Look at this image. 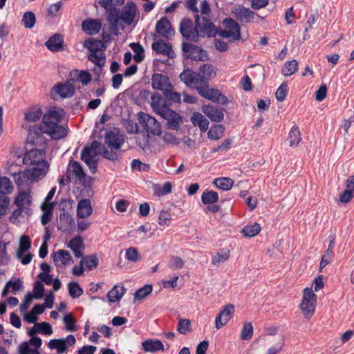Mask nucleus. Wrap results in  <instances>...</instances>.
<instances>
[{"instance_id":"nucleus-1","label":"nucleus","mask_w":354,"mask_h":354,"mask_svg":"<svg viewBox=\"0 0 354 354\" xmlns=\"http://www.w3.org/2000/svg\"><path fill=\"white\" fill-rule=\"evenodd\" d=\"M156 90L162 91V95L156 93V114L167 121V126L169 129H178L181 117L171 107L174 103L180 102V94L173 91L174 86L167 76L158 73H156Z\"/></svg>"},{"instance_id":"nucleus-2","label":"nucleus","mask_w":354,"mask_h":354,"mask_svg":"<svg viewBox=\"0 0 354 354\" xmlns=\"http://www.w3.org/2000/svg\"><path fill=\"white\" fill-rule=\"evenodd\" d=\"M194 19V26L187 17L183 18L179 24L180 33L187 41L197 42L199 37H213L217 35V28L209 19L195 15Z\"/></svg>"},{"instance_id":"nucleus-3","label":"nucleus","mask_w":354,"mask_h":354,"mask_svg":"<svg viewBox=\"0 0 354 354\" xmlns=\"http://www.w3.org/2000/svg\"><path fill=\"white\" fill-rule=\"evenodd\" d=\"M137 14V6L133 2H128L121 9L113 7L107 15L109 29L113 35H118L120 30H123L125 26L133 24Z\"/></svg>"},{"instance_id":"nucleus-4","label":"nucleus","mask_w":354,"mask_h":354,"mask_svg":"<svg viewBox=\"0 0 354 354\" xmlns=\"http://www.w3.org/2000/svg\"><path fill=\"white\" fill-rule=\"evenodd\" d=\"M64 114L62 109L52 107L42 117V124L46 129L48 135L53 140L63 138L67 135L66 129L59 125Z\"/></svg>"},{"instance_id":"nucleus-5","label":"nucleus","mask_w":354,"mask_h":354,"mask_svg":"<svg viewBox=\"0 0 354 354\" xmlns=\"http://www.w3.org/2000/svg\"><path fill=\"white\" fill-rule=\"evenodd\" d=\"M12 176L18 190L28 188L31 189L32 184L44 177V171L38 174L29 168L13 173Z\"/></svg>"},{"instance_id":"nucleus-6","label":"nucleus","mask_w":354,"mask_h":354,"mask_svg":"<svg viewBox=\"0 0 354 354\" xmlns=\"http://www.w3.org/2000/svg\"><path fill=\"white\" fill-rule=\"evenodd\" d=\"M44 158V153L41 150L32 149L25 153L23 162L26 165H32V167L30 169L38 174L44 171V176L48 170V165Z\"/></svg>"},{"instance_id":"nucleus-7","label":"nucleus","mask_w":354,"mask_h":354,"mask_svg":"<svg viewBox=\"0 0 354 354\" xmlns=\"http://www.w3.org/2000/svg\"><path fill=\"white\" fill-rule=\"evenodd\" d=\"M198 94L217 104L225 105L228 102V99L218 89L209 88V84L203 85L197 88Z\"/></svg>"},{"instance_id":"nucleus-8","label":"nucleus","mask_w":354,"mask_h":354,"mask_svg":"<svg viewBox=\"0 0 354 354\" xmlns=\"http://www.w3.org/2000/svg\"><path fill=\"white\" fill-rule=\"evenodd\" d=\"M225 30H221L218 34L223 38L232 37L234 40L241 39V28L239 24L232 18H226L223 22Z\"/></svg>"},{"instance_id":"nucleus-9","label":"nucleus","mask_w":354,"mask_h":354,"mask_svg":"<svg viewBox=\"0 0 354 354\" xmlns=\"http://www.w3.org/2000/svg\"><path fill=\"white\" fill-rule=\"evenodd\" d=\"M44 134H47L46 129L43 124L39 126H33L29 129L27 143L32 146H42L46 143V139Z\"/></svg>"},{"instance_id":"nucleus-10","label":"nucleus","mask_w":354,"mask_h":354,"mask_svg":"<svg viewBox=\"0 0 354 354\" xmlns=\"http://www.w3.org/2000/svg\"><path fill=\"white\" fill-rule=\"evenodd\" d=\"M76 342L73 335H68L66 338L53 339L48 342V346L50 349H55L57 354H62L74 346Z\"/></svg>"},{"instance_id":"nucleus-11","label":"nucleus","mask_w":354,"mask_h":354,"mask_svg":"<svg viewBox=\"0 0 354 354\" xmlns=\"http://www.w3.org/2000/svg\"><path fill=\"white\" fill-rule=\"evenodd\" d=\"M182 50L183 56L187 59L203 60L207 57L205 50L191 43L183 42Z\"/></svg>"},{"instance_id":"nucleus-12","label":"nucleus","mask_w":354,"mask_h":354,"mask_svg":"<svg viewBox=\"0 0 354 354\" xmlns=\"http://www.w3.org/2000/svg\"><path fill=\"white\" fill-rule=\"evenodd\" d=\"M138 124L147 133L148 139L155 135V118L148 113L140 112L137 117Z\"/></svg>"},{"instance_id":"nucleus-13","label":"nucleus","mask_w":354,"mask_h":354,"mask_svg":"<svg viewBox=\"0 0 354 354\" xmlns=\"http://www.w3.org/2000/svg\"><path fill=\"white\" fill-rule=\"evenodd\" d=\"M106 144L113 149H119L124 142L125 136L118 129L106 131L104 137Z\"/></svg>"},{"instance_id":"nucleus-14","label":"nucleus","mask_w":354,"mask_h":354,"mask_svg":"<svg viewBox=\"0 0 354 354\" xmlns=\"http://www.w3.org/2000/svg\"><path fill=\"white\" fill-rule=\"evenodd\" d=\"M179 77L189 87H194L197 90V88L202 86L201 82H199V75L191 69L184 70L180 74Z\"/></svg>"},{"instance_id":"nucleus-15","label":"nucleus","mask_w":354,"mask_h":354,"mask_svg":"<svg viewBox=\"0 0 354 354\" xmlns=\"http://www.w3.org/2000/svg\"><path fill=\"white\" fill-rule=\"evenodd\" d=\"M223 108L216 107L210 104H204L202 106L203 113L212 122H220L224 119Z\"/></svg>"},{"instance_id":"nucleus-16","label":"nucleus","mask_w":354,"mask_h":354,"mask_svg":"<svg viewBox=\"0 0 354 354\" xmlns=\"http://www.w3.org/2000/svg\"><path fill=\"white\" fill-rule=\"evenodd\" d=\"M31 189L28 188L18 190V193L15 198V204L17 207H26L32 209V196Z\"/></svg>"},{"instance_id":"nucleus-17","label":"nucleus","mask_w":354,"mask_h":354,"mask_svg":"<svg viewBox=\"0 0 354 354\" xmlns=\"http://www.w3.org/2000/svg\"><path fill=\"white\" fill-rule=\"evenodd\" d=\"M232 13L240 22L248 23L254 18V13L243 6H236L232 8Z\"/></svg>"},{"instance_id":"nucleus-18","label":"nucleus","mask_w":354,"mask_h":354,"mask_svg":"<svg viewBox=\"0 0 354 354\" xmlns=\"http://www.w3.org/2000/svg\"><path fill=\"white\" fill-rule=\"evenodd\" d=\"M156 32L167 39H171L175 35V31L172 28L170 21L165 17H162L156 23Z\"/></svg>"},{"instance_id":"nucleus-19","label":"nucleus","mask_w":354,"mask_h":354,"mask_svg":"<svg viewBox=\"0 0 354 354\" xmlns=\"http://www.w3.org/2000/svg\"><path fill=\"white\" fill-rule=\"evenodd\" d=\"M73 79H70L65 83H58L54 86L55 92L62 98L71 97L75 93V86L73 83Z\"/></svg>"},{"instance_id":"nucleus-20","label":"nucleus","mask_w":354,"mask_h":354,"mask_svg":"<svg viewBox=\"0 0 354 354\" xmlns=\"http://www.w3.org/2000/svg\"><path fill=\"white\" fill-rule=\"evenodd\" d=\"M216 71L214 67L209 64H204L201 66L198 69V74L200 77V82L201 85L209 84V82L216 75Z\"/></svg>"},{"instance_id":"nucleus-21","label":"nucleus","mask_w":354,"mask_h":354,"mask_svg":"<svg viewBox=\"0 0 354 354\" xmlns=\"http://www.w3.org/2000/svg\"><path fill=\"white\" fill-rule=\"evenodd\" d=\"M52 258L57 267L65 266L71 262L73 263L71 254L64 250H59L53 253Z\"/></svg>"},{"instance_id":"nucleus-22","label":"nucleus","mask_w":354,"mask_h":354,"mask_svg":"<svg viewBox=\"0 0 354 354\" xmlns=\"http://www.w3.org/2000/svg\"><path fill=\"white\" fill-rule=\"evenodd\" d=\"M102 24L98 19H88L82 23V30L89 35H95L100 32Z\"/></svg>"},{"instance_id":"nucleus-23","label":"nucleus","mask_w":354,"mask_h":354,"mask_svg":"<svg viewBox=\"0 0 354 354\" xmlns=\"http://www.w3.org/2000/svg\"><path fill=\"white\" fill-rule=\"evenodd\" d=\"M75 227V220L68 212L60 214L58 229L62 232H71Z\"/></svg>"},{"instance_id":"nucleus-24","label":"nucleus","mask_w":354,"mask_h":354,"mask_svg":"<svg viewBox=\"0 0 354 354\" xmlns=\"http://www.w3.org/2000/svg\"><path fill=\"white\" fill-rule=\"evenodd\" d=\"M93 208L89 199H81L77 207V216L80 218H86L91 215Z\"/></svg>"},{"instance_id":"nucleus-25","label":"nucleus","mask_w":354,"mask_h":354,"mask_svg":"<svg viewBox=\"0 0 354 354\" xmlns=\"http://www.w3.org/2000/svg\"><path fill=\"white\" fill-rule=\"evenodd\" d=\"M67 247L73 252L76 258H81L83 256L82 251L84 249L83 239L80 236H76L68 242Z\"/></svg>"},{"instance_id":"nucleus-26","label":"nucleus","mask_w":354,"mask_h":354,"mask_svg":"<svg viewBox=\"0 0 354 354\" xmlns=\"http://www.w3.org/2000/svg\"><path fill=\"white\" fill-rule=\"evenodd\" d=\"M156 54H162L169 59H173L176 57V53L172 49L171 44L162 39H156Z\"/></svg>"},{"instance_id":"nucleus-27","label":"nucleus","mask_w":354,"mask_h":354,"mask_svg":"<svg viewBox=\"0 0 354 354\" xmlns=\"http://www.w3.org/2000/svg\"><path fill=\"white\" fill-rule=\"evenodd\" d=\"M64 40L59 34H55L48 39L45 45L48 50L53 52H59L63 50Z\"/></svg>"},{"instance_id":"nucleus-28","label":"nucleus","mask_w":354,"mask_h":354,"mask_svg":"<svg viewBox=\"0 0 354 354\" xmlns=\"http://www.w3.org/2000/svg\"><path fill=\"white\" fill-rule=\"evenodd\" d=\"M191 121L194 126L198 127L202 132H205L209 127V122L205 116L198 112H194L191 116Z\"/></svg>"},{"instance_id":"nucleus-29","label":"nucleus","mask_w":354,"mask_h":354,"mask_svg":"<svg viewBox=\"0 0 354 354\" xmlns=\"http://www.w3.org/2000/svg\"><path fill=\"white\" fill-rule=\"evenodd\" d=\"M84 46L88 49L90 53L104 52L106 48L104 43L101 40H96L91 38L85 40Z\"/></svg>"},{"instance_id":"nucleus-30","label":"nucleus","mask_w":354,"mask_h":354,"mask_svg":"<svg viewBox=\"0 0 354 354\" xmlns=\"http://www.w3.org/2000/svg\"><path fill=\"white\" fill-rule=\"evenodd\" d=\"M43 113L39 106L30 107L24 113V120L27 122H36L42 117Z\"/></svg>"},{"instance_id":"nucleus-31","label":"nucleus","mask_w":354,"mask_h":354,"mask_svg":"<svg viewBox=\"0 0 354 354\" xmlns=\"http://www.w3.org/2000/svg\"><path fill=\"white\" fill-rule=\"evenodd\" d=\"M126 292V289L123 286H114L107 293V299L109 303L119 301Z\"/></svg>"},{"instance_id":"nucleus-32","label":"nucleus","mask_w":354,"mask_h":354,"mask_svg":"<svg viewBox=\"0 0 354 354\" xmlns=\"http://www.w3.org/2000/svg\"><path fill=\"white\" fill-rule=\"evenodd\" d=\"M17 207V209L12 212L9 218V220L12 223H19L21 218L24 217L25 216H30L32 214V209L21 207Z\"/></svg>"},{"instance_id":"nucleus-33","label":"nucleus","mask_w":354,"mask_h":354,"mask_svg":"<svg viewBox=\"0 0 354 354\" xmlns=\"http://www.w3.org/2000/svg\"><path fill=\"white\" fill-rule=\"evenodd\" d=\"M317 300L302 299L300 308L306 317H310L315 312Z\"/></svg>"},{"instance_id":"nucleus-34","label":"nucleus","mask_w":354,"mask_h":354,"mask_svg":"<svg viewBox=\"0 0 354 354\" xmlns=\"http://www.w3.org/2000/svg\"><path fill=\"white\" fill-rule=\"evenodd\" d=\"M219 200L218 194L212 190H205L201 195V201L205 205H211L217 203Z\"/></svg>"},{"instance_id":"nucleus-35","label":"nucleus","mask_w":354,"mask_h":354,"mask_svg":"<svg viewBox=\"0 0 354 354\" xmlns=\"http://www.w3.org/2000/svg\"><path fill=\"white\" fill-rule=\"evenodd\" d=\"M288 140L290 147L297 146L301 141V133L297 126H293L289 132Z\"/></svg>"},{"instance_id":"nucleus-36","label":"nucleus","mask_w":354,"mask_h":354,"mask_svg":"<svg viewBox=\"0 0 354 354\" xmlns=\"http://www.w3.org/2000/svg\"><path fill=\"white\" fill-rule=\"evenodd\" d=\"M225 127L222 124L213 125L207 133L208 138L210 140H217L223 137Z\"/></svg>"},{"instance_id":"nucleus-37","label":"nucleus","mask_w":354,"mask_h":354,"mask_svg":"<svg viewBox=\"0 0 354 354\" xmlns=\"http://www.w3.org/2000/svg\"><path fill=\"white\" fill-rule=\"evenodd\" d=\"M82 264H84V266L87 270H92L95 268L99 263L98 258L95 254H91L86 257H81Z\"/></svg>"},{"instance_id":"nucleus-38","label":"nucleus","mask_w":354,"mask_h":354,"mask_svg":"<svg viewBox=\"0 0 354 354\" xmlns=\"http://www.w3.org/2000/svg\"><path fill=\"white\" fill-rule=\"evenodd\" d=\"M153 291L152 284H146L143 287L139 288L134 293V302L144 299Z\"/></svg>"},{"instance_id":"nucleus-39","label":"nucleus","mask_w":354,"mask_h":354,"mask_svg":"<svg viewBox=\"0 0 354 354\" xmlns=\"http://www.w3.org/2000/svg\"><path fill=\"white\" fill-rule=\"evenodd\" d=\"M14 186L10 180L6 176L0 177V194L8 196L13 192Z\"/></svg>"},{"instance_id":"nucleus-40","label":"nucleus","mask_w":354,"mask_h":354,"mask_svg":"<svg viewBox=\"0 0 354 354\" xmlns=\"http://www.w3.org/2000/svg\"><path fill=\"white\" fill-rule=\"evenodd\" d=\"M81 159L87 165L92 174L96 172L97 159L91 157V154H88L86 151H82Z\"/></svg>"},{"instance_id":"nucleus-41","label":"nucleus","mask_w":354,"mask_h":354,"mask_svg":"<svg viewBox=\"0 0 354 354\" xmlns=\"http://www.w3.org/2000/svg\"><path fill=\"white\" fill-rule=\"evenodd\" d=\"M261 230L260 224L254 223L253 224L244 226L241 230V233L247 237H254L260 232Z\"/></svg>"},{"instance_id":"nucleus-42","label":"nucleus","mask_w":354,"mask_h":354,"mask_svg":"<svg viewBox=\"0 0 354 354\" xmlns=\"http://www.w3.org/2000/svg\"><path fill=\"white\" fill-rule=\"evenodd\" d=\"M69 171H71L80 180L85 177V173L82 165L77 161L69 162L68 172Z\"/></svg>"},{"instance_id":"nucleus-43","label":"nucleus","mask_w":354,"mask_h":354,"mask_svg":"<svg viewBox=\"0 0 354 354\" xmlns=\"http://www.w3.org/2000/svg\"><path fill=\"white\" fill-rule=\"evenodd\" d=\"M233 183V180L227 177L217 178L214 180V185L223 191L230 190L232 187Z\"/></svg>"},{"instance_id":"nucleus-44","label":"nucleus","mask_w":354,"mask_h":354,"mask_svg":"<svg viewBox=\"0 0 354 354\" xmlns=\"http://www.w3.org/2000/svg\"><path fill=\"white\" fill-rule=\"evenodd\" d=\"M31 247V241L28 236L23 235L19 239V248L17 250L16 256H20L22 253L28 252Z\"/></svg>"},{"instance_id":"nucleus-45","label":"nucleus","mask_w":354,"mask_h":354,"mask_svg":"<svg viewBox=\"0 0 354 354\" xmlns=\"http://www.w3.org/2000/svg\"><path fill=\"white\" fill-rule=\"evenodd\" d=\"M298 68V62L297 60L293 59L288 61L285 63L281 70V73L284 76H290L294 74Z\"/></svg>"},{"instance_id":"nucleus-46","label":"nucleus","mask_w":354,"mask_h":354,"mask_svg":"<svg viewBox=\"0 0 354 354\" xmlns=\"http://www.w3.org/2000/svg\"><path fill=\"white\" fill-rule=\"evenodd\" d=\"M129 46L134 53V60L138 63L141 62L145 58V50L143 47L138 43H131Z\"/></svg>"},{"instance_id":"nucleus-47","label":"nucleus","mask_w":354,"mask_h":354,"mask_svg":"<svg viewBox=\"0 0 354 354\" xmlns=\"http://www.w3.org/2000/svg\"><path fill=\"white\" fill-rule=\"evenodd\" d=\"M88 57V59L97 66L102 67L105 64L106 56L104 52L90 53Z\"/></svg>"},{"instance_id":"nucleus-48","label":"nucleus","mask_w":354,"mask_h":354,"mask_svg":"<svg viewBox=\"0 0 354 354\" xmlns=\"http://www.w3.org/2000/svg\"><path fill=\"white\" fill-rule=\"evenodd\" d=\"M21 21L25 28H33L36 23L35 14L31 11L26 12L22 17Z\"/></svg>"},{"instance_id":"nucleus-49","label":"nucleus","mask_w":354,"mask_h":354,"mask_svg":"<svg viewBox=\"0 0 354 354\" xmlns=\"http://www.w3.org/2000/svg\"><path fill=\"white\" fill-rule=\"evenodd\" d=\"M74 75L76 76V80L83 86L87 85L91 81V75L87 71H75Z\"/></svg>"},{"instance_id":"nucleus-50","label":"nucleus","mask_w":354,"mask_h":354,"mask_svg":"<svg viewBox=\"0 0 354 354\" xmlns=\"http://www.w3.org/2000/svg\"><path fill=\"white\" fill-rule=\"evenodd\" d=\"M230 255V250L227 249H222L219 250L217 254L212 258V263L214 265L219 264L220 263L225 262L228 259Z\"/></svg>"},{"instance_id":"nucleus-51","label":"nucleus","mask_w":354,"mask_h":354,"mask_svg":"<svg viewBox=\"0 0 354 354\" xmlns=\"http://www.w3.org/2000/svg\"><path fill=\"white\" fill-rule=\"evenodd\" d=\"M68 292L71 297L78 298L83 294V290L77 282H71L68 285Z\"/></svg>"},{"instance_id":"nucleus-52","label":"nucleus","mask_w":354,"mask_h":354,"mask_svg":"<svg viewBox=\"0 0 354 354\" xmlns=\"http://www.w3.org/2000/svg\"><path fill=\"white\" fill-rule=\"evenodd\" d=\"M95 146H97L98 147H100L101 149V156H102L103 157L110 160H115L117 159L118 158V155L115 152L113 151H109L106 147L105 146L102 144L101 142H95L94 144Z\"/></svg>"},{"instance_id":"nucleus-53","label":"nucleus","mask_w":354,"mask_h":354,"mask_svg":"<svg viewBox=\"0 0 354 354\" xmlns=\"http://www.w3.org/2000/svg\"><path fill=\"white\" fill-rule=\"evenodd\" d=\"M235 311L234 306L232 304H227L224 306L223 309L219 313L223 317L225 322H228L232 317V315Z\"/></svg>"},{"instance_id":"nucleus-54","label":"nucleus","mask_w":354,"mask_h":354,"mask_svg":"<svg viewBox=\"0 0 354 354\" xmlns=\"http://www.w3.org/2000/svg\"><path fill=\"white\" fill-rule=\"evenodd\" d=\"M178 331L183 335L191 330V323L187 319H180L178 324Z\"/></svg>"},{"instance_id":"nucleus-55","label":"nucleus","mask_w":354,"mask_h":354,"mask_svg":"<svg viewBox=\"0 0 354 354\" xmlns=\"http://www.w3.org/2000/svg\"><path fill=\"white\" fill-rule=\"evenodd\" d=\"M253 335V327L251 323L244 324L241 333V339L243 340H249Z\"/></svg>"},{"instance_id":"nucleus-56","label":"nucleus","mask_w":354,"mask_h":354,"mask_svg":"<svg viewBox=\"0 0 354 354\" xmlns=\"http://www.w3.org/2000/svg\"><path fill=\"white\" fill-rule=\"evenodd\" d=\"M10 202L8 196L0 194V218L6 214Z\"/></svg>"},{"instance_id":"nucleus-57","label":"nucleus","mask_w":354,"mask_h":354,"mask_svg":"<svg viewBox=\"0 0 354 354\" xmlns=\"http://www.w3.org/2000/svg\"><path fill=\"white\" fill-rule=\"evenodd\" d=\"M287 93L288 84L286 82H283L277 89L275 93L276 99L279 102H283L286 99Z\"/></svg>"},{"instance_id":"nucleus-58","label":"nucleus","mask_w":354,"mask_h":354,"mask_svg":"<svg viewBox=\"0 0 354 354\" xmlns=\"http://www.w3.org/2000/svg\"><path fill=\"white\" fill-rule=\"evenodd\" d=\"M44 286L43 283L39 281H37L33 287L32 294L33 298L39 299H41L44 296Z\"/></svg>"},{"instance_id":"nucleus-59","label":"nucleus","mask_w":354,"mask_h":354,"mask_svg":"<svg viewBox=\"0 0 354 354\" xmlns=\"http://www.w3.org/2000/svg\"><path fill=\"white\" fill-rule=\"evenodd\" d=\"M64 322L66 325V330L73 332L77 330L75 321L71 314H68L64 317Z\"/></svg>"},{"instance_id":"nucleus-60","label":"nucleus","mask_w":354,"mask_h":354,"mask_svg":"<svg viewBox=\"0 0 354 354\" xmlns=\"http://www.w3.org/2000/svg\"><path fill=\"white\" fill-rule=\"evenodd\" d=\"M172 191V185L170 182H166L164 183L162 187L156 185V195L157 196H165L170 194Z\"/></svg>"},{"instance_id":"nucleus-61","label":"nucleus","mask_w":354,"mask_h":354,"mask_svg":"<svg viewBox=\"0 0 354 354\" xmlns=\"http://www.w3.org/2000/svg\"><path fill=\"white\" fill-rule=\"evenodd\" d=\"M124 0H100V5L105 8L108 12L110 11V9H113L112 6H120L123 4Z\"/></svg>"},{"instance_id":"nucleus-62","label":"nucleus","mask_w":354,"mask_h":354,"mask_svg":"<svg viewBox=\"0 0 354 354\" xmlns=\"http://www.w3.org/2000/svg\"><path fill=\"white\" fill-rule=\"evenodd\" d=\"M140 97L145 100L149 101L151 109L155 111V93H152L148 90H142L140 91Z\"/></svg>"},{"instance_id":"nucleus-63","label":"nucleus","mask_w":354,"mask_h":354,"mask_svg":"<svg viewBox=\"0 0 354 354\" xmlns=\"http://www.w3.org/2000/svg\"><path fill=\"white\" fill-rule=\"evenodd\" d=\"M171 220V216L167 211H161L158 216V223L160 225H169Z\"/></svg>"},{"instance_id":"nucleus-64","label":"nucleus","mask_w":354,"mask_h":354,"mask_svg":"<svg viewBox=\"0 0 354 354\" xmlns=\"http://www.w3.org/2000/svg\"><path fill=\"white\" fill-rule=\"evenodd\" d=\"M36 326L38 328V333L41 334L50 335L53 333L52 326L47 322L37 323Z\"/></svg>"}]
</instances>
